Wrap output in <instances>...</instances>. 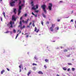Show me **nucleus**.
<instances>
[{
	"instance_id": "6ab92c4d",
	"label": "nucleus",
	"mask_w": 76,
	"mask_h": 76,
	"mask_svg": "<svg viewBox=\"0 0 76 76\" xmlns=\"http://www.w3.org/2000/svg\"><path fill=\"white\" fill-rule=\"evenodd\" d=\"M32 65L33 66H37V64H35L34 63H33Z\"/></svg>"
},
{
	"instance_id": "a18cd8bd",
	"label": "nucleus",
	"mask_w": 76,
	"mask_h": 76,
	"mask_svg": "<svg viewBox=\"0 0 76 76\" xmlns=\"http://www.w3.org/2000/svg\"><path fill=\"white\" fill-rule=\"evenodd\" d=\"M21 1H20L19 2V4H21Z\"/></svg>"
},
{
	"instance_id": "6e6552de",
	"label": "nucleus",
	"mask_w": 76,
	"mask_h": 76,
	"mask_svg": "<svg viewBox=\"0 0 76 76\" xmlns=\"http://www.w3.org/2000/svg\"><path fill=\"white\" fill-rule=\"evenodd\" d=\"M13 12L15 14H16V8L13 9Z\"/></svg>"
},
{
	"instance_id": "a19ab883",
	"label": "nucleus",
	"mask_w": 76,
	"mask_h": 76,
	"mask_svg": "<svg viewBox=\"0 0 76 76\" xmlns=\"http://www.w3.org/2000/svg\"><path fill=\"white\" fill-rule=\"evenodd\" d=\"M7 70H8V71H10V70L9 69H8V68H7Z\"/></svg>"
},
{
	"instance_id": "1a4fd4ad",
	"label": "nucleus",
	"mask_w": 76,
	"mask_h": 76,
	"mask_svg": "<svg viewBox=\"0 0 76 76\" xmlns=\"http://www.w3.org/2000/svg\"><path fill=\"white\" fill-rule=\"evenodd\" d=\"M22 22H23V23H28V21H24V20H22Z\"/></svg>"
},
{
	"instance_id": "49530a36",
	"label": "nucleus",
	"mask_w": 76,
	"mask_h": 76,
	"mask_svg": "<svg viewBox=\"0 0 76 76\" xmlns=\"http://www.w3.org/2000/svg\"><path fill=\"white\" fill-rule=\"evenodd\" d=\"M70 55H67V57H70Z\"/></svg>"
},
{
	"instance_id": "4d7b16f0",
	"label": "nucleus",
	"mask_w": 76,
	"mask_h": 76,
	"mask_svg": "<svg viewBox=\"0 0 76 76\" xmlns=\"http://www.w3.org/2000/svg\"><path fill=\"white\" fill-rule=\"evenodd\" d=\"M31 24H32V23L30 22V23H29V25H31Z\"/></svg>"
},
{
	"instance_id": "864d4df0",
	"label": "nucleus",
	"mask_w": 76,
	"mask_h": 76,
	"mask_svg": "<svg viewBox=\"0 0 76 76\" xmlns=\"http://www.w3.org/2000/svg\"><path fill=\"white\" fill-rule=\"evenodd\" d=\"M70 22H73V20L72 19L70 21Z\"/></svg>"
},
{
	"instance_id": "b1692460",
	"label": "nucleus",
	"mask_w": 76,
	"mask_h": 76,
	"mask_svg": "<svg viewBox=\"0 0 76 76\" xmlns=\"http://www.w3.org/2000/svg\"><path fill=\"white\" fill-rule=\"evenodd\" d=\"M33 3L34 2L33 1H31V4H32V6H34V4H33Z\"/></svg>"
},
{
	"instance_id": "473e14b6",
	"label": "nucleus",
	"mask_w": 76,
	"mask_h": 76,
	"mask_svg": "<svg viewBox=\"0 0 76 76\" xmlns=\"http://www.w3.org/2000/svg\"><path fill=\"white\" fill-rule=\"evenodd\" d=\"M32 25L34 26V27H35V24H34V23H33Z\"/></svg>"
},
{
	"instance_id": "9d476101",
	"label": "nucleus",
	"mask_w": 76,
	"mask_h": 76,
	"mask_svg": "<svg viewBox=\"0 0 76 76\" xmlns=\"http://www.w3.org/2000/svg\"><path fill=\"white\" fill-rule=\"evenodd\" d=\"M20 33H21V31H20L19 32V33L17 34V36L15 37V39H17V38H18V36L19 35V34H20Z\"/></svg>"
},
{
	"instance_id": "de8ad7c7",
	"label": "nucleus",
	"mask_w": 76,
	"mask_h": 76,
	"mask_svg": "<svg viewBox=\"0 0 76 76\" xmlns=\"http://www.w3.org/2000/svg\"><path fill=\"white\" fill-rule=\"evenodd\" d=\"M57 28V30H58V29H59V28H58V27H57L56 28Z\"/></svg>"
},
{
	"instance_id": "e2e57ef3",
	"label": "nucleus",
	"mask_w": 76,
	"mask_h": 76,
	"mask_svg": "<svg viewBox=\"0 0 76 76\" xmlns=\"http://www.w3.org/2000/svg\"><path fill=\"white\" fill-rule=\"evenodd\" d=\"M57 76H60L58 74H57L56 75Z\"/></svg>"
},
{
	"instance_id": "2f4dec72",
	"label": "nucleus",
	"mask_w": 76,
	"mask_h": 76,
	"mask_svg": "<svg viewBox=\"0 0 76 76\" xmlns=\"http://www.w3.org/2000/svg\"><path fill=\"white\" fill-rule=\"evenodd\" d=\"M39 12V10H36L35 11V12H36V13H38Z\"/></svg>"
},
{
	"instance_id": "72a5a7b5",
	"label": "nucleus",
	"mask_w": 76,
	"mask_h": 76,
	"mask_svg": "<svg viewBox=\"0 0 76 76\" xmlns=\"http://www.w3.org/2000/svg\"><path fill=\"white\" fill-rule=\"evenodd\" d=\"M25 28V26H23L22 28L21 27V29H22V28Z\"/></svg>"
},
{
	"instance_id": "20e7f679",
	"label": "nucleus",
	"mask_w": 76,
	"mask_h": 76,
	"mask_svg": "<svg viewBox=\"0 0 76 76\" xmlns=\"http://www.w3.org/2000/svg\"><path fill=\"white\" fill-rule=\"evenodd\" d=\"M14 3H15V1H13L11 3H10V5L11 6H14L15 5Z\"/></svg>"
},
{
	"instance_id": "f704fd0d",
	"label": "nucleus",
	"mask_w": 76,
	"mask_h": 76,
	"mask_svg": "<svg viewBox=\"0 0 76 76\" xmlns=\"http://www.w3.org/2000/svg\"><path fill=\"white\" fill-rule=\"evenodd\" d=\"M46 23V24H49V23H50L49 22V21H47Z\"/></svg>"
},
{
	"instance_id": "a211bd4d",
	"label": "nucleus",
	"mask_w": 76,
	"mask_h": 76,
	"mask_svg": "<svg viewBox=\"0 0 76 76\" xmlns=\"http://www.w3.org/2000/svg\"><path fill=\"white\" fill-rule=\"evenodd\" d=\"M63 70H67V68H66V67L63 68Z\"/></svg>"
},
{
	"instance_id": "4be33fe9",
	"label": "nucleus",
	"mask_w": 76,
	"mask_h": 76,
	"mask_svg": "<svg viewBox=\"0 0 76 76\" xmlns=\"http://www.w3.org/2000/svg\"><path fill=\"white\" fill-rule=\"evenodd\" d=\"M68 64L70 66H71L72 65V64L71 63H68Z\"/></svg>"
},
{
	"instance_id": "e433bc0d",
	"label": "nucleus",
	"mask_w": 76,
	"mask_h": 76,
	"mask_svg": "<svg viewBox=\"0 0 76 76\" xmlns=\"http://www.w3.org/2000/svg\"><path fill=\"white\" fill-rule=\"evenodd\" d=\"M34 58L35 60H37L38 59L36 56L34 57Z\"/></svg>"
},
{
	"instance_id": "58836bf2",
	"label": "nucleus",
	"mask_w": 76,
	"mask_h": 76,
	"mask_svg": "<svg viewBox=\"0 0 76 76\" xmlns=\"http://www.w3.org/2000/svg\"><path fill=\"white\" fill-rule=\"evenodd\" d=\"M39 29H37V31H36V33H38V32H39Z\"/></svg>"
},
{
	"instance_id": "f3484780",
	"label": "nucleus",
	"mask_w": 76,
	"mask_h": 76,
	"mask_svg": "<svg viewBox=\"0 0 76 76\" xmlns=\"http://www.w3.org/2000/svg\"><path fill=\"white\" fill-rule=\"evenodd\" d=\"M42 15V16H43V17H44V18H46V16H45V15L43 13Z\"/></svg>"
},
{
	"instance_id": "6e6d98bb",
	"label": "nucleus",
	"mask_w": 76,
	"mask_h": 76,
	"mask_svg": "<svg viewBox=\"0 0 76 76\" xmlns=\"http://www.w3.org/2000/svg\"><path fill=\"white\" fill-rule=\"evenodd\" d=\"M57 21H58V22H59V21H60V19H58Z\"/></svg>"
},
{
	"instance_id": "bf43d9fd",
	"label": "nucleus",
	"mask_w": 76,
	"mask_h": 76,
	"mask_svg": "<svg viewBox=\"0 0 76 76\" xmlns=\"http://www.w3.org/2000/svg\"><path fill=\"white\" fill-rule=\"evenodd\" d=\"M23 6V4H21V7H22V6Z\"/></svg>"
},
{
	"instance_id": "338daca9",
	"label": "nucleus",
	"mask_w": 76,
	"mask_h": 76,
	"mask_svg": "<svg viewBox=\"0 0 76 76\" xmlns=\"http://www.w3.org/2000/svg\"><path fill=\"white\" fill-rule=\"evenodd\" d=\"M75 24H76V21H75Z\"/></svg>"
},
{
	"instance_id": "09e8293b",
	"label": "nucleus",
	"mask_w": 76,
	"mask_h": 76,
	"mask_svg": "<svg viewBox=\"0 0 76 76\" xmlns=\"http://www.w3.org/2000/svg\"><path fill=\"white\" fill-rule=\"evenodd\" d=\"M44 67H45V69H47V66H46L45 65L44 66Z\"/></svg>"
},
{
	"instance_id": "37998d69",
	"label": "nucleus",
	"mask_w": 76,
	"mask_h": 76,
	"mask_svg": "<svg viewBox=\"0 0 76 76\" xmlns=\"http://www.w3.org/2000/svg\"><path fill=\"white\" fill-rule=\"evenodd\" d=\"M32 15H34H34H35V14L34 13V12H32Z\"/></svg>"
},
{
	"instance_id": "5701e85b",
	"label": "nucleus",
	"mask_w": 76,
	"mask_h": 76,
	"mask_svg": "<svg viewBox=\"0 0 76 76\" xmlns=\"http://www.w3.org/2000/svg\"><path fill=\"white\" fill-rule=\"evenodd\" d=\"M36 9H38V5H36Z\"/></svg>"
},
{
	"instance_id": "39448f33",
	"label": "nucleus",
	"mask_w": 76,
	"mask_h": 76,
	"mask_svg": "<svg viewBox=\"0 0 76 76\" xmlns=\"http://www.w3.org/2000/svg\"><path fill=\"white\" fill-rule=\"evenodd\" d=\"M16 18L15 17V16L14 15H12V20H14V21H16Z\"/></svg>"
},
{
	"instance_id": "aec40b11",
	"label": "nucleus",
	"mask_w": 76,
	"mask_h": 76,
	"mask_svg": "<svg viewBox=\"0 0 76 76\" xmlns=\"http://www.w3.org/2000/svg\"><path fill=\"white\" fill-rule=\"evenodd\" d=\"M31 72H28V74H27L28 76H29L30 74H31Z\"/></svg>"
},
{
	"instance_id": "412c9836",
	"label": "nucleus",
	"mask_w": 76,
	"mask_h": 76,
	"mask_svg": "<svg viewBox=\"0 0 76 76\" xmlns=\"http://www.w3.org/2000/svg\"><path fill=\"white\" fill-rule=\"evenodd\" d=\"M37 27H35L34 29V32H35V31H37Z\"/></svg>"
},
{
	"instance_id": "4468645a",
	"label": "nucleus",
	"mask_w": 76,
	"mask_h": 76,
	"mask_svg": "<svg viewBox=\"0 0 76 76\" xmlns=\"http://www.w3.org/2000/svg\"><path fill=\"white\" fill-rule=\"evenodd\" d=\"M5 71L4 70H3L2 71H1V75H2L3 74V73H4V72Z\"/></svg>"
},
{
	"instance_id": "9b49d317",
	"label": "nucleus",
	"mask_w": 76,
	"mask_h": 76,
	"mask_svg": "<svg viewBox=\"0 0 76 76\" xmlns=\"http://www.w3.org/2000/svg\"><path fill=\"white\" fill-rule=\"evenodd\" d=\"M22 10V7L20 5L19 6V10Z\"/></svg>"
},
{
	"instance_id": "393cba45",
	"label": "nucleus",
	"mask_w": 76,
	"mask_h": 76,
	"mask_svg": "<svg viewBox=\"0 0 76 76\" xmlns=\"http://www.w3.org/2000/svg\"><path fill=\"white\" fill-rule=\"evenodd\" d=\"M32 9H33V10H36V9H37L36 8H35L34 7H33L32 8Z\"/></svg>"
},
{
	"instance_id": "0eeeda50",
	"label": "nucleus",
	"mask_w": 76,
	"mask_h": 76,
	"mask_svg": "<svg viewBox=\"0 0 76 76\" xmlns=\"http://www.w3.org/2000/svg\"><path fill=\"white\" fill-rule=\"evenodd\" d=\"M10 24L11 25L10 27V28H13V25H12V22L11 21L10 22Z\"/></svg>"
},
{
	"instance_id": "5fc2aeb1",
	"label": "nucleus",
	"mask_w": 76,
	"mask_h": 76,
	"mask_svg": "<svg viewBox=\"0 0 76 76\" xmlns=\"http://www.w3.org/2000/svg\"><path fill=\"white\" fill-rule=\"evenodd\" d=\"M27 28H30V26H27Z\"/></svg>"
},
{
	"instance_id": "c756f323",
	"label": "nucleus",
	"mask_w": 76,
	"mask_h": 76,
	"mask_svg": "<svg viewBox=\"0 0 76 76\" xmlns=\"http://www.w3.org/2000/svg\"><path fill=\"white\" fill-rule=\"evenodd\" d=\"M72 71H74V70H75V68H72Z\"/></svg>"
},
{
	"instance_id": "c85d7f7f",
	"label": "nucleus",
	"mask_w": 76,
	"mask_h": 76,
	"mask_svg": "<svg viewBox=\"0 0 76 76\" xmlns=\"http://www.w3.org/2000/svg\"><path fill=\"white\" fill-rule=\"evenodd\" d=\"M64 52H67V50H66V49H65L64 50Z\"/></svg>"
},
{
	"instance_id": "4c0bfd02",
	"label": "nucleus",
	"mask_w": 76,
	"mask_h": 76,
	"mask_svg": "<svg viewBox=\"0 0 76 76\" xmlns=\"http://www.w3.org/2000/svg\"><path fill=\"white\" fill-rule=\"evenodd\" d=\"M70 68L68 69H67V71L69 72V71H70Z\"/></svg>"
},
{
	"instance_id": "3c124183",
	"label": "nucleus",
	"mask_w": 76,
	"mask_h": 76,
	"mask_svg": "<svg viewBox=\"0 0 76 76\" xmlns=\"http://www.w3.org/2000/svg\"><path fill=\"white\" fill-rule=\"evenodd\" d=\"M22 65H20L19 66V67L20 68V69H21V66Z\"/></svg>"
},
{
	"instance_id": "7ed1b4c3",
	"label": "nucleus",
	"mask_w": 76,
	"mask_h": 76,
	"mask_svg": "<svg viewBox=\"0 0 76 76\" xmlns=\"http://www.w3.org/2000/svg\"><path fill=\"white\" fill-rule=\"evenodd\" d=\"M49 6H48V9L50 10H51L52 9V7H53V4L51 3H49Z\"/></svg>"
},
{
	"instance_id": "a878e982",
	"label": "nucleus",
	"mask_w": 76,
	"mask_h": 76,
	"mask_svg": "<svg viewBox=\"0 0 76 76\" xmlns=\"http://www.w3.org/2000/svg\"><path fill=\"white\" fill-rule=\"evenodd\" d=\"M0 19H1V21L2 22V21H3V18H2V17H0Z\"/></svg>"
},
{
	"instance_id": "c03bdc74",
	"label": "nucleus",
	"mask_w": 76,
	"mask_h": 76,
	"mask_svg": "<svg viewBox=\"0 0 76 76\" xmlns=\"http://www.w3.org/2000/svg\"><path fill=\"white\" fill-rule=\"evenodd\" d=\"M9 31H7L5 33H6V34H7V33H9Z\"/></svg>"
},
{
	"instance_id": "603ef678",
	"label": "nucleus",
	"mask_w": 76,
	"mask_h": 76,
	"mask_svg": "<svg viewBox=\"0 0 76 76\" xmlns=\"http://www.w3.org/2000/svg\"><path fill=\"white\" fill-rule=\"evenodd\" d=\"M29 37V35H27L26 36V37H27V38H28V37Z\"/></svg>"
},
{
	"instance_id": "ddd939ff",
	"label": "nucleus",
	"mask_w": 76,
	"mask_h": 76,
	"mask_svg": "<svg viewBox=\"0 0 76 76\" xmlns=\"http://www.w3.org/2000/svg\"><path fill=\"white\" fill-rule=\"evenodd\" d=\"M21 13V10H18V15H19Z\"/></svg>"
},
{
	"instance_id": "774afa93",
	"label": "nucleus",
	"mask_w": 76,
	"mask_h": 76,
	"mask_svg": "<svg viewBox=\"0 0 76 76\" xmlns=\"http://www.w3.org/2000/svg\"><path fill=\"white\" fill-rule=\"evenodd\" d=\"M75 28H76V25L75 26Z\"/></svg>"
},
{
	"instance_id": "13d9d810",
	"label": "nucleus",
	"mask_w": 76,
	"mask_h": 76,
	"mask_svg": "<svg viewBox=\"0 0 76 76\" xmlns=\"http://www.w3.org/2000/svg\"><path fill=\"white\" fill-rule=\"evenodd\" d=\"M20 72H21V69H20Z\"/></svg>"
},
{
	"instance_id": "f03ea898",
	"label": "nucleus",
	"mask_w": 76,
	"mask_h": 76,
	"mask_svg": "<svg viewBox=\"0 0 76 76\" xmlns=\"http://www.w3.org/2000/svg\"><path fill=\"white\" fill-rule=\"evenodd\" d=\"M55 25H56V24H52V27H50V30L52 32L54 30L53 28H54L55 27Z\"/></svg>"
},
{
	"instance_id": "bb28decb",
	"label": "nucleus",
	"mask_w": 76,
	"mask_h": 76,
	"mask_svg": "<svg viewBox=\"0 0 76 76\" xmlns=\"http://www.w3.org/2000/svg\"><path fill=\"white\" fill-rule=\"evenodd\" d=\"M28 16V14H27L26 13L25 14V15H24L25 17H26V16Z\"/></svg>"
},
{
	"instance_id": "69168bd1",
	"label": "nucleus",
	"mask_w": 76,
	"mask_h": 76,
	"mask_svg": "<svg viewBox=\"0 0 76 76\" xmlns=\"http://www.w3.org/2000/svg\"><path fill=\"white\" fill-rule=\"evenodd\" d=\"M0 1H2V0H0Z\"/></svg>"
},
{
	"instance_id": "f8f14e48",
	"label": "nucleus",
	"mask_w": 76,
	"mask_h": 76,
	"mask_svg": "<svg viewBox=\"0 0 76 76\" xmlns=\"http://www.w3.org/2000/svg\"><path fill=\"white\" fill-rule=\"evenodd\" d=\"M38 74H41V75H43V73H42V72L41 71H39L38 72Z\"/></svg>"
},
{
	"instance_id": "7c9ffc66",
	"label": "nucleus",
	"mask_w": 76,
	"mask_h": 76,
	"mask_svg": "<svg viewBox=\"0 0 76 76\" xmlns=\"http://www.w3.org/2000/svg\"><path fill=\"white\" fill-rule=\"evenodd\" d=\"M35 69H36V68L35 66L33 68V69L34 70H35Z\"/></svg>"
},
{
	"instance_id": "2eb2a0df",
	"label": "nucleus",
	"mask_w": 76,
	"mask_h": 76,
	"mask_svg": "<svg viewBox=\"0 0 76 76\" xmlns=\"http://www.w3.org/2000/svg\"><path fill=\"white\" fill-rule=\"evenodd\" d=\"M45 62H46V63L48 62L49 61V60L48 59H45Z\"/></svg>"
},
{
	"instance_id": "8fccbe9b",
	"label": "nucleus",
	"mask_w": 76,
	"mask_h": 76,
	"mask_svg": "<svg viewBox=\"0 0 76 76\" xmlns=\"http://www.w3.org/2000/svg\"><path fill=\"white\" fill-rule=\"evenodd\" d=\"M22 18H23V17H21L20 18V20H22Z\"/></svg>"
},
{
	"instance_id": "ea45409f",
	"label": "nucleus",
	"mask_w": 76,
	"mask_h": 76,
	"mask_svg": "<svg viewBox=\"0 0 76 76\" xmlns=\"http://www.w3.org/2000/svg\"><path fill=\"white\" fill-rule=\"evenodd\" d=\"M7 26H8V27H9L10 26V24H7Z\"/></svg>"
},
{
	"instance_id": "79ce46f5",
	"label": "nucleus",
	"mask_w": 76,
	"mask_h": 76,
	"mask_svg": "<svg viewBox=\"0 0 76 76\" xmlns=\"http://www.w3.org/2000/svg\"><path fill=\"white\" fill-rule=\"evenodd\" d=\"M34 16H35V17H36V18H37V14L35 15H34Z\"/></svg>"
},
{
	"instance_id": "680f3d73",
	"label": "nucleus",
	"mask_w": 76,
	"mask_h": 76,
	"mask_svg": "<svg viewBox=\"0 0 76 76\" xmlns=\"http://www.w3.org/2000/svg\"><path fill=\"white\" fill-rule=\"evenodd\" d=\"M24 69H25V70H26V67Z\"/></svg>"
},
{
	"instance_id": "0e129e2a",
	"label": "nucleus",
	"mask_w": 76,
	"mask_h": 76,
	"mask_svg": "<svg viewBox=\"0 0 76 76\" xmlns=\"http://www.w3.org/2000/svg\"><path fill=\"white\" fill-rule=\"evenodd\" d=\"M28 20H29V19H27V21H27L28 22Z\"/></svg>"
},
{
	"instance_id": "c9c22d12",
	"label": "nucleus",
	"mask_w": 76,
	"mask_h": 76,
	"mask_svg": "<svg viewBox=\"0 0 76 76\" xmlns=\"http://www.w3.org/2000/svg\"><path fill=\"white\" fill-rule=\"evenodd\" d=\"M43 23H44V22H43V21H41V24H42V25L43 26Z\"/></svg>"
},
{
	"instance_id": "f257e3e1",
	"label": "nucleus",
	"mask_w": 76,
	"mask_h": 76,
	"mask_svg": "<svg viewBox=\"0 0 76 76\" xmlns=\"http://www.w3.org/2000/svg\"><path fill=\"white\" fill-rule=\"evenodd\" d=\"M41 7H42L43 9L44 12L46 13H47V11L46 10H45V8H46V5L45 4H43L41 6Z\"/></svg>"
},
{
	"instance_id": "dca6fc26",
	"label": "nucleus",
	"mask_w": 76,
	"mask_h": 76,
	"mask_svg": "<svg viewBox=\"0 0 76 76\" xmlns=\"http://www.w3.org/2000/svg\"><path fill=\"white\" fill-rule=\"evenodd\" d=\"M2 14L4 15L5 18H6V16L5 15V12H4L3 13H2Z\"/></svg>"
},
{
	"instance_id": "052dcab7",
	"label": "nucleus",
	"mask_w": 76,
	"mask_h": 76,
	"mask_svg": "<svg viewBox=\"0 0 76 76\" xmlns=\"http://www.w3.org/2000/svg\"><path fill=\"white\" fill-rule=\"evenodd\" d=\"M62 2H63V1H60V3H62Z\"/></svg>"
},
{
	"instance_id": "cd10ccee",
	"label": "nucleus",
	"mask_w": 76,
	"mask_h": 76,
	"mask_svg": "<svg viewBox=\"0 0 76 76\" xmlns=\"http://www.w3.org/2000/svg\"><path fill=\"white\" fill-rule=\"evenodd\" d=\"M13 31L14 33H16V30L14 29L13 30Z\"/></svg>"
},
{
	"instance_id": "423d86ee",
	"label": "nucleus",
	"mask_w": 76,
	"mask_h": 76,
	"mask_svg": "<svg viewBox=\"0 0 76 76\" xmlns=\"http://www.w3.org/2000/svg\"><path fill=\"white\" fill-rule=\"evenodd\" d=\"M20 25H19L18 26V28L20 27V28H22V21H21V20L20 21Z\"/></svg>"
}]
</instances>
